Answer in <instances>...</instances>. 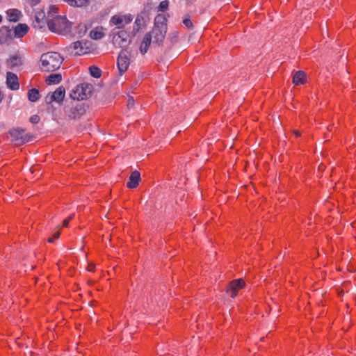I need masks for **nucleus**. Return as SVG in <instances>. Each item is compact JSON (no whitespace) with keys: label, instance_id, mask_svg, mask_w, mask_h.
Returning a JSON list of instances; mask_svg holds the SVG:
<instances>
[{"label":"nucleus","instance_id":"obj_1","mask_svg":"<svg viewBox=\"0 0 356 356\" xmlns=\"http://www.w3.org/2000/svg\"><path fill=\"white\" fill-rule=\"evenodd\" d=\"M63 61L62 56L56 51L44 53L40 57V69L42 72H54L60 67Z\"/></svg>","mask_w":356,"mask_h":356},{"label":"nucleus","instance_id":"obj_2","mask_svg":"<svg viewBox=\"0 0 356 356\" xmlns=\"http://www.w3.org/2000/svg\"><path fill=\"white\" fill-rule=\"evenodd\" d=\"M46 24L49 31L56 33H62L66 31L70 28V22L65 17L56 15L51 16L50 18L49 14L47 15Z\"/></svg>","mask_w":356,"mask_h":356},{"label":"nucleus","instance_id":"obj_3","mask_svg":"<svg viewBox=\"0 0 356 356\" xmlns=\"http://www.w3.org/2000/svg\"><path fill=\"white\" fill-rule=\"evenodd\" d=\"M64 111L69 120H76L86 113V108L83 104L72 102L65 106Z\"/></svg>","mask_w":356,"mask_h":356},{"label":"nucleus","instance_id":"obj_4","mask_svg":"<svg viewBox=\"0 0 356 356\" xmlns=\"http://www.w3.org/2000/svg\"><path fill=\"white\" fill-rule=\"evenodd\" d=\"M93 86L90 83H81L75 86L70 93L73 100H83L88 98L92 93Z\"/></svg>","mask_w":356,"mask_h":356},{"label":"nucleus","instance_id":"obj_5","mask_svg":"<svg viewBox=\"0 0 356 356\" xmlns=\"http://www.w3.org/2000/svg\"><path fill=\"white\" fill-rule=\"evenodd\" d=\"M25 129L21 127L11 129L9 131V134L12 138V142L17 145H21L32 140L33 136L30 133H25Z\"/></svg>","mask_w":356,"mask_h":356},{"label":"nucleus","instance_id":"obj_6","mask_svg":"<svg viewBox=\"0 0 356 356\" xmlns=\"http://www.w3.org/2000/svg\"><path fill=\"white\" fill-rule=\"evenodd\" d=\"M131 54L127 50H122L119 54L117 59V65L120 74L126 72L130 65Z\"/></svg>","mask_w":356,"mask_h":356},{"label":"nucleus","instance_id":"obj_7","mask_svg":"<svg viewBox=\"0 0 356 356\" xmlns=\"http://www.w3.org/2000/svg\"><path fill=\"white\" fill-rule=\"evenodd\" d=\"M65 95V89L63 86H59L51 94H49L45 99L47 104H51L53 102H56L61 104Z\"/></svg>","mask_w":356,"mask_h":356},{"label":"nucleus","instance_id":"obj_8","mask_svg":"<svg viewBox=\"0 0 356 356\" xmlns=\"http://www.w3.org/2000/svg\"><path fill=\"white\" fill-rule=\"evenodd\" d=\"M245 286V282L243 279L234 280L227 287L226 293L232 298L237 296L238 291Z\"/></svg>","mask_w":356,"mask_h":356},{"label":"nucleus","instance_id":"obj_9","mask_svg":"<svg viewBox=\"0 0 356 356\" xmlns=\"http://www.w3.org/2000/svg\"><path fill=\"white\" fill-rule=\"evenodd\" d=\"M133 20L131 15H115L111 19V22L118 26L119 29L122 28L125 24H129Z\"/></svg>","mask_w":356,"mask_h":356},{"label":"nucleus","instance_id":"obj_10","mask_svg":"<svg viewBox=\"0 0 356 356\" xmlns=\"http://www.w3.org/2000/svg\"><path fill=\"white\" fill-rule=\"evenodd\" d=\"M149 32L152 33V39H154L153 42L156 43L158 45H161L165 38L167 30L153 27L152 31Z\"/></svg>","mask_w":356,"mask_h":356},{"label":"nucleus","instance_id":"obj_11","mask_svg":"<svg viewBox=\"0 0 356 356\" xmlns=\"http://www.w3.org/2000/svg\"><path fill=\"white\" fill-rule=\"evenodd\" d=\"M129 34L125 31H119L117 33L114 34L113 37V42L115 45L119 47H124L128 43Z\"/></svg>","mask_w":356,"mask_h":356},{"label":"nucleus","instance_id":"obj_12","mask_svg":"<svg viewBox=\"0 0 356 356\" xmlns=\"http://www.w3.org/2000/svg\"><path fill=\"white\" fill-rule=\"evenodd\" d=\"M12 30L7 26L0 28V44L10 42L13 39Z\"/></svg>","mask_w":356,"mask_h":356},{"label":"nucleus","instance_id":"obj_13","mask_svg":"<svg viewBox=\"0 0 356 356\" xmlns=\"http://www.w3.org/2000/svg\"><path fill=\"white\" fill-rule=\"evenodd\" d=\"M6 84L8 87L13 90H18L19 88V84L17 75L10 72H7Z\"/></svg>","mask_w":356,"mask_h":356},{"label":"nucleus","instance_id":"obj_14","mask_svg":"<svg viewBox=\"0 0 356 356\" xmlns=\"http://www.w3.org/2000/svg\"><path fill=\"white\" fill-rule=\"evenodd\" d=\"M68 51L74 55H82L86 53V50L83 47L82 42L81 41H76L72 43L68 47Z\"/></svg>","mask_w":356,"mask_h":356},{"label":"nucleus","instance_id":"obj_15","mask_svg":"<svg viewBox=\"0 0 356 356\" xmlns=\"http://www.w3.org/2000/svg\"><path fill=\"white\" fill-rule=\"evenodd\" d=\"M140 180L141 178L140 172L135 170L131 174L129 181L127 183V186L129 188H135L138 186Z\"/></svg>","mask_w":356,"mask_h":356},{"label":"nucleus","instance_id":"obj_16","mask_svg":"<svg viewBox=\"0 0 356 356\" xmlns=\"http://www.w3.org/2000/svg\"><path fill=\"white\" fill-rule=\"evenodd\" d=\"M152 42V33L150 32H147L140 43V52L141 54H145L147 52L149 47Z\"/></svg>","mask_w":356,"mask_h":356},{"label":"nucleus","instance_id":"obj_17","mask_svg":"<svg viewBox=\"0 0 356 356\" xmlns=\"http://www.w3.org/2000/svg\"><path fill=\"white\" fill-rule=\"evenodd\" d=\"M46 19L44 14L41 12H38L35 15V20L33 22V27L37 29H42L46 24Z\"/></svg>","mask_w":356,"mask_h":356},{"label":"nucleus","instance_id":"obj_18","mask_svg":"<svg viewBox=\"0 0 356 356\" xmlns=\"http://www.w3.org/2000/svg\"><path fill=\"white\" fill-rule=\"evenodd\" d=\"M154 27L167 30V17L164 14H158L155 17Z\"/></svg>","mask_w":356,"mask_h":356},{"label":"nucleus","instance_id":"obj_19","mask_svg":"<svg viewBox=\"0 0 356 356\" xmlns=\"http://www.w3.org/2000/svg\"><path fill=\"white\" fill-rule=\"evenodd\" d=\"M146 25V20H145V12H142L140 14H139L135 22H134V31L138 32L142 28L145 27Z\"/></svg>","mask_w":356,"mask_h":356},{"label":"nucleus","instance_id":"obj_20","mask_svg":"<svg viewBox=\"0 0 356 356\" xmlns=\"http://www.w3.org/2000/svg\"><path fill=\"white\" fill-rule=\"evenodd\" d=\"M29 26L26 24H18L14 29V34L15 38H22L29 31Z\"/></svg>","mask_w":356,"mask_h":356},{"label":"nucleus","instance_id":"obj_21","mask_svg":"<svg viewBox=\"0 0 356 356\" xmlns=\"http://www.w3.org/2000/svg\"><path fill=\"white\" fill-rule=\"evenodd\" d=\"M22 15L18 9H10L6 11V17L10 22H16L19 21Z\"/></svg>","mask_w":356,"mask_h":356},{"label":"nucleus","instance_id":"obj_22","mask_svg":"<svg viewBox=\"0 0 356 356\" xmlns=\"http://www.w3.org/2000/svg\"><path fill=\"white\" fill-rule=\"evenodd\" d=\"M306 74L303 71H298L293 75V83L295 85L303 84L305 82Z\"/></svg>","mask_w":356,"mask_h":356},{"label":"nucleus","instance_id":"obj_23","mask_svg":"<svg viewBox=\"0 0 356 356\" xmlns=\"http://www.w3.org/2000/svg\"><path fill=\"white\" fill-rule=\"evenodd\" d=\"M62 81V76L60 74H51L46 79V82L48 85L58 84Z\"/></svg>","mask_w":356,"mask_h":356},{"label":"nucleus","instance_id":"obj_24","mask_svg":"<svg viewBox=\"0 0 356 356\" xmlns=\"http://www.w3.org/2000/svg\"><path fill=\"white\" fill-rule=\"evenodd\" d=\"M28 98L31 102L38 101L40 98L39 90L35 88H32L28 91Z\"/></svg>","mask_w":356,"mask_h":356},{"label":"nucleus","instance_id":"obj_25","mask_svg":"<svg viewBox=\"0 0 356 356\" xmlns=\"http://www.w3.org/2000/svg\"><path fill=\"white\" fill-rule=\"evenodd\" d=\"M70 6L74 7H82L86 6L88 0H63Z\"/></svg>","mask_w":356,"mask_h":356},{"label":"nucleus","instance_id":"obj_26","mask_svg":"<svg viewBox=\"0 0 356 356\" xmlns=\"http://www.w3.org/2000/svg\"><path fill=\"white\" fill-rule=\"evenodd\" d=\"M7 62L12 67H17V66H19V65H20L22 64L20 58L18 56H17V55L12 56L8 60Z\"/></svg>","mask_w":356,"mask_h":356},{"label":"nucleus","instance_id":"obj_27","mask_svg":"<svg viewBox=\"0 0 356 356\" xmlns=\"http://www.w3.org/2000/svg\"><path fill=\"white\" fill-rule=\"evenodd\" d=\"M90 74L92 77L99 78L102 76L101 70L95 65L90 66L89 67Z\"/></svg>","mask_w":356,"mask_h":356},{"label":"nucleus","instance_id":"obj_28","mask_svg":"<svg viewBox=\"0 0 356 356\" xmlns=\"http://www.w3.org/2000/svg\"><path fill=\"white\" fill-rule=\"evenodd\" d=\"M90 36L93 40H99L104 36V33L100 30L95 29L90 32Z\"/></svg>","mask_w":356,"mask_h":356},{"label":"nucleus","instance_id":"obj_29","mask_svg":"<svg viewBox=\"0 0 356 356\" xmlns=\"http://www.w3.org/2000/svg\"><path fill=\"white\" fill-rule=\"evenodd\" d=\"M86 32H87L86 26L83 24H79V26L76 28V34L77 35V36L79 38H81L83 35H85Z\"/></svg>","mask_w":356,"mask_h":356},{"label":"nucleus","instance_id":"obj_30","mask_svg":"<svg viewBox=\"0 0 356 356\" xmlns=\"http://www.w3.org/2000/svg\"><path fill=\"white\" fill-rule=\"evenodd\" d=\"M168 6H169L168 1H167V0L162 1L160 3L158 9L160 11H165V10H167L168 8Z\"/></svg>","mask_w":356,"mask_h":356},{"label":"nucleus","instance_id":"obj_31","mask_svg":"<svg viewBox=\"0 0 356 356\" xmlns=\"http://www.w3.org/2000/svg\"><path fill=\"white\" fill-rule=\"evenodd\" d=\"M183 24L188 28H193V23L189 17H186L183 20Z\"/></svg>","mask_w":356,"mask_h":356},{"label":"nucleus","instance_id":"obj_32","mask_svg":"<svg viewBox=\"0 0 356 356\" xmlns=\"http://www.w3.org/2000/svg\"><path fill=\"white\" fill-rule=\"evenodd\" d=\"M29 121L33 124H38L40 121V117L38 115H33L31 116Z\"/></svg>","mask_w":356,"mask_h":356},{"label":"nucleus","instance_id":"obj_33","mask_svg":"<svg viewBox=\"0 0 356 356\" xmlns=\"http://www.w3.org/2000/svg\"><path fill=\"white\" fill-rule=\"evenodd\" d=\"M134 99L132 97H129V99H128V103H127V106L129 108H131L134 106Z\"/></svg>","mask_w":356,"mask_h":356},{"label":"nucleus","instance_id":"obj_34","mask_svg":"<svg viewBox=\"0 0 356 356\" xmlns=\"http://www.w3.org/2000/svg\"><path fill=\"white\" fill-rule=\"evenodd\" d=\"M59 236H60V233L59 232H56L54 234V236L53 237H51L48 239V242L49 243H53L54 242V238H59Z\"/></svg>","mask_w":356,"mask_h":356},{"label":"nucleus","instance_id":"obj_35","mask_svg":"<svg viewBox=\"0 0 356 356\" xmlns=\"http://www.w3.org/2000/svg\"><path fill=\"white\" fill-rule=\"evenodd\" d=\"M177 39V35L175 32L172 33L170 35V40L172 43L176 42Z\"/></svg>","mask_w":356,"mask_h":356},{"label":"nucleus","instance_id":"obj_36","mask_svg":"<svg viewBox=\"0 0 356 356\" xmlns=\"http://www.w3.org/2000/svg\"><path fill=\"white\" fill-rule=\"evenodd\" d=\"M69 222L70 221L67 219L64 220L63 222V227H67L68 225Z\"/></svg>","mask_w":356,"mask_h":356},{"label":"nucleus","instance_id":"obj_37","mask_svg":"<svg viewBox=\"0 0 356 356\" xmlns=\"http://www.w3.org/2000/svg\"><path fill=\"white\" fill-rule=\"evenodd\" d=\"M94 268H95V266L92 264L88 265V270H89V271H93Z\"/></svg>","mask_w":356,"mask_h":356},{"label":"nucleus","instance_id":"obj_38","mask_svg":"<svg viewBox=\"0 0 356 356\" xmlns=\"http://www.w3.org/2000/svg\"><path fill=\"white\" fill-rule=\"evenodd\" d=\"M293 133H294V134H295L297 137H298V136H300V133L298 131H297V130L294 131V132H293Z\"/></svg>","mask_w":356,"mask_h":356},{"label":"nucleus","instance_id":"obj_39","mask_svg":"<svg viewBox=\"0 0 356 356\" xmlns=\"http://www.w3.org/2000/svg\"><path fill=\"white\" fill-rule=\"evenodd\" d=\"M51 10H52L54 13H57V8L54 6L51 8Z\"/></svg>","mask_w":356,"mask_h":356},{"label":"nucleus","instance_id":"obj_40","mask_svg":"<svg viewBox=\"0 0 356 356\" xmlns=\"http://www.w3.org/2000/svg\"><path fill=\"white\" fill-rule=\"evenodd\" d=\"M74 216V214H72V216H70L68 218H67V220H69V221H70Z\"/></svg>","mask_w":356,"mask_h":356},{"label":"nucleus","instance_id":"obj_41","mask_svg":"<svg viewBox=\"0 0 356 356\" xmlns=\"http://www.w3.org/2000/svg\"><path fill=\"white\" fill-rule=\"evenodd\" d=\"M74 216V214H72V216H70L68 218H67V220H69V221H70Z\"/></svg>","mask_w":356,"mask_h":356},{"label":"nucleus","instance_id":"obj_42","mask_svg":"<svg viewBox=\"0 0 356 356\" xmlns=\"http://www.w3.org/2000/svg\"><path fill=\"white\" fill-rule=\"evenodd\" d=\"M1 20H2V17H1V15H0V22H1Z\"/></svg>","mask_w":356,"mask_h":356}]
</instances>
